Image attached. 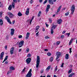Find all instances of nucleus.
I'll return each instance as SVG.
<instances>
[{"instance_id":"49530a36","label":"nucleus","mask_w":77,"mask_h":77,"mask_svg":"<svg viewBox=\"0 0 77 77\" xmlns=\"http://www.w3.org/2000/svg\"><path fill=\"white\" fill-rule=\"evenodd\" d=\"M22 37H23V36H22V35H19V36H18V38H22Z\"/></svg>"},{"instance_id":"f8f14e48","label":"nucleus","mask_w":77,"mask_h":77,"mask_svg":"<svg viewBox=\"0 0 77 77\" xmlns=\"http://www.w3.org/2000/svg\"><path fill=\"white\" fill-rule=\"evenodd\" d=\"M5 18L6 20H7L8 22H9V21H11V20H10L9 17H8V16H6Z\"/></svg>"},{"instance_id":"b1692460","label":"nucleus","mask_w":77,"mask_h":77,"mask_svg":"<svg viewBox=\"0 0 77 77\" xmlns=\"http://www.w3.org/2000/svg\"><path fill=\"white\" fill-rule=\"evenodd\" d=\"M12 7L13 8H15V3L14 2H13L12 4Z\"/></svg>"},{"instance_id":"393cba45","label":"nucleus","mask_w":77,"mask_h":77,"mask_svg":"<svg viewBox=\"0 0 77 77\" xmlns=\"http://www.w3.org/2000/svg\"><path fill=\"white\" fill-rule=\"evenodd\" d=\"M51 68V66H48L46 69V71H48V70H49L50 69V68Z\"/></svg>"},{"instance_id":"cd10ccee","label":"nucleus","mask_w":77,"mask_h":77,"mask_svg":"<svg viewBox=\"0 0 77 77\" xmlns=\"http://www.w3.org/2000/svg\"><path fill=\"white\" fill-rule=\"evenodd\" d=\"M65 35L67 36V37H69V36L70 35V33H66L65 34Z\"/></svg>"},{"instance_id":"f704fd0d","label":"nucleus","mask_w":77,"mask_h":77,"mask_svg":"<svg viewBox=\"0 0 77 77\" xmlns=\"http://www.w3.org/2000/svg\"><path fill=\"white\" fill-rule=\"evenodd\" d=\"M44 70L43 69H42L41 71H40V72L41 74H42V73H44Z\"/></svg>"},{"instance_id":"a18cd8bd","label":"nucleus","mask_w":77,"mask_h":77,"mask_svg":"<svg viewBox=\"0 0 77 77\" xmlns=\"http://www.w3.org/2000/svg\"><path fill=\"white\" fill-rule=\"evenodd\" d=\"M61 38L62 39H63L64 38V35H62L61 36Z\"/></svg>"},{"instance_id":"6e6d98bb","label":"nucleus","mask_w":77,"mask_h":77,"mask_svg":"<svg viewBox=\"0 0 77 77\" xmlns=\"http://www.w3.org/2000/svg\"><path fill=\"white\" fill-rule=\"evenodd\" d=\"M8 56H6L5 58V59L7 60V59H8Z\"/></svg>"},{"instance_id":"c9c22d12","label":"nucleus","mask_w":77,"mask_h":77,"mask_svg":"<svg viewBox=\"0 0 77 77\" xmlns=\"http://www.w3.org/2000/svg\"><path fill=\"white\" fill-rule=\"evenodd\" d=\"M47 1H48V0H45L44 2H43V4L44 5H45V3H47Z\"/></svg>"},{"instance_id":"7ed1b4c3","label":"nucleus","mask_w":77,"mask_h":77,"mask_svg":"<svg viewBox=\"0 0 77 77\" xmlns=\"http://www.w3.org/2000/svg\"><path fill=\"white\" fill-rule=\"evenodd\" d=\"M31 60H32L31 59V58H28L26 59V63H27V64L29 65V63H30Z\"/></svg>"},{"instance_id":"9b49d317","label":"nucleus","mask_w":77,"mask_h":77,"mask_svg":"<svg viewBox=\"0 0 77 77\" xmlns=\"http://www.w3.org/2000/svg\"><path fill=\"white\" fill-rule=\"evenodd\" d=\"M32 75V73H28L26 75V76L27 77H31Z\"/></svg>"},{"instance_id":"c85d7f7f","label":"nucleus","mask_w":77,"mask_h":77,"mask_svg":"<svg viewBox=\"0 0 77 77\" xmlns=\"http://www.w3.org/2000/svg\"><path fill=\"white\" fill-rule=\"evenodd\" d=\"M56 26H57L56 25H54L52 27L51 29H54L56 28Z\"/></svg>"},{"instance_id":"7c9ffc66","label":"nucleus","mask_w":77,"mask_h":77,"mask_svg":"<svg viewBox=\"0 0 77 77\" xmlns=\"http://www.w3.org/2000/svg\"><path fill=\"white\" fill-rule=\"evenodd\" d=\"M34 18V17H33L32 19L30 20V24H31V23H32V20H33V19Z\"/></svg>"},{"instance_id":"c03bdc74","label":"nucleus","mask_w":77,"mask_h":77,"mask_svg":"<svg viewBox=\"0 0 77 77\" xmlns=\"http://www.w3.org/2000/svg\"><path fill=\"white\" fill-rule=\"evenodd\" d=\"M69 15V12H67V13H65V15L66 16H68Z\"/></svg>"},{"instance_id":"72a5a7b5","label":"nucleus","mask_w":77,"mask_h":77,"mask_svg":"<svg viewBox=\"0 0 77 77\" xmlns=\"http://www.w3.org/2000/svg\"><path fill=\"white\" fill-rule=\"evenodd\" d=\"M47 54L48 56H50L51 55V54L50 53H48Z\"/></svg>"},{"instance_id":"e2e57ef3","label":"nucleus","mask_w":77,"mask_h":77,"mask_svg":"<svg viewBox=\"0 0 77 77\" xmlns=\"http://www.w3.org/2000/svg\"><path fill=\"white\" fill-rule=\"evenodd\" d=\"M64 64V63H63L61 65V67H63V64Z\"/></svg>"},{"instance_id":"bb28decb","label":"nucleus","mask_w":77,"mask_h":77,"mask_svg":"<svg viewBox=\"0 0 77 77\" xmlns=\"http://www.w3.org/2000/svg\"><path fill=\"white\" fill-rule=\"evenodd\" d=\"M41 11H39L38 13V17H40V16H41Z\"/></svg>"},{"instance_id":"0e129e2a","label":"nucleus","mask_w":77,"mask_h":77,"mask_svg":"<svg viewBox=\"0 0 77 77\" xmlns=\"http://www.w3.org/2000/svg\"><path fill=\"white\" fill-rule=\"evenodd\" d=\"M25 69H26V67H25L24 69H23L22 71H23V72H24V71H25Z\"/></svg>"},{"instance_id":"13d9d810","label":"nucleus","mask_w":77,"mask_h":77,"mask_svg":"<svg viewBox=\"0 0 77 77\" xmlns=\"http://www.w3.org/2000/svg\"><path fill=\"white\" fill-rule=\"evenodd\" d=\"M33 0H31L30 1V3H31V4H32V3H33Z\"/></svg>"},{"instance_id":"f3484780","label":"nucleus","mask_w":77,"mask_h":77,"mask_svg":"<svg viewBox=\"0 0 77 77\" xmlns=\"http://www.w3.org/2000/svg\"><path fill=\"white\" fill-rule=\"evenodd\" d=\"M74 40V38H71V40H70L69 42V45H70L71 44V43L72 42V41H73V40Z\"/></svg>"},{"instance_id":"2eb2a0df","label":"nucleus","mask_w":77,"mask_h":77,"mask_svg":"<svg viewBox=\"0 0 77 77\" xmlns=\"http://www.w3.org/2000/svg\"><path fill=\"white\" fill-rule=\"evenodd\" d=\"M65 57L66 59H69V54H66Z\"/></svg>"},{"instance_id":"a211bd4d","label":"nucleus","mask_w":77,"mask_h":77,"mask_svg":"<svg viewBox=\"0 0 77 77\" xmlns=\"http://www.w3.org/2000/svg\"><path fill=\"white\" fill-rule=\"evenodd\" d=\"M10 70H15V68H14L13 66H11L10 67Z\"/></svg>"},{"instance_id":"f257e3e1","label":"nucleus","mask_w":77,"mask_h":77,"mask_svg":"<svg viewBox=\"0 0 77 77\" xmlns=\"http://www.w3.org/2000/svg\"><path fill=\"white\" fill-rule=\"evenodd\" d=\"M39 56H37V57L36 68H38V67L40 63V60H39Z\"/></svg>"},{"instance_id":"4468645a","label":"nucleus","mask_w":77,"mask_h":77,"mask_svg":"<svg viewBox=\"0 0 77 77\" xmlns=\"http://www.w3.org/2000/svg\"><path fill=\"white\" fill-rule=\"evenodd\" d=\"M62 19L58 20L57 21V23H58V24H60L62 23Z\"/></svg>"},{"instance_id":"dca6fc26","label":"nucleus","mask_w":77,"mask_h":77,"mask_svg":"<svg viewBox=\"0 0 77 77\" xmlns=\"http://www.w3.org/2000/svg\"><path fill=\"white\" fill-rule=\"evenodd\" d=\"M17 15L19 17H21L23 15V14H21V12H20V11L19 12Z\"/></svg>"},{"instance_id":"09e8293b","label":"nucleus","mask_w":77,"mask_h":77,"mask_svg":"<svg viewBox=\"0 0 77 77\" xmlns=\"http://www.w3.org/2000/svg\"><path fill=\"white\" fill-rule=\"evenodd\" d=\"M29 51V49L28 48L26 49V53H28Z\"/></svg>"},{"instance_id":"0eeeda50","label":"nucleus","mask_w":77,"mask_h":77,"mask_svg":"<svg viewBox=\"0 0 77 77\" xmlns=\"http://www.w3.org/2000/svg\"><path fill=\"white\" fill-rule=\"evenodd\" d=\"M14 48L12 47L10 50V53L11 54H14Z\"/></svg>"},{"instance_id":"052dcab7","label":"nucleus","mask_w":77,"mask_h":77,"mask_svg":"<svg viewBox=\"0 0 77 77\" xmlns=\"http://www.w3.org/2000/svg\"><path fill=\"white\" fill-rule=\"evenodd\" d=\"M15 23V20H14L12 22V24H14Z\"/></svg>"},{"instance_id":"c756f323","label":"nucleus","mask_w":77,"mask_h":77,"mask_svg":"<svg viewBox=\"0 0 77 77\" xmlns=\"http://www.w3.org/2000/svg\"><path fill=\"white\" fill-rule=\"evenodd\" d=\"M50 62H53V57H52L50 58Z\"/></svg>"},{"instance_id":"20e7f679","label":"nucleus","mask_w":77,"mask_h":77,"mask_svg":"<svg viewBox=\"0 0 77 77\" xmlns=\"http://www.w3.org/2000/svg\"><path fill=\"white\" fill-rule=\"evenodd\" d=\"M71 11H72V13H71V14L72 15L74 11H75V6L74 5H72L71 8Z\"/></svg>"},{"instance_id":"39448f33","label":"nucleus","mask_w":77,"mask_h":77,"mask_svg":"<svg viewBox=\"0 0 77 77\" xmlns=\"http://www.w3.org/2000/svg\"><path fill=\"white\" fill-rule=\"evenodd\" d=\"M8 15H9V17L10 18H13V17H14V15H13V14H12V13L9 12H8L7 13Z\"/></svg>"},{"instance_id":"774afa93","label":"nucleus","mask_w":77,"mask_h":77,"mask_svg":"<svg viewBox=\"0 0 77 77\" xmlns=\"http://www.w3.org/2000/svg\"><path fill=\"white\" fill-rule=\"evenodd\" d=\"M8 63V61H7L6 62H5V64H7V63Z\"/></svg>"},{"instance_id":"6ab92c4d","label":"nucleus","mask_w":77,"mask_h":77,"mask_svg":"<svg viewBox=\"0 0 77 77\" xmlns=\"http://www.w3.org/2000/svg\"><path fill=\"white\" fill-rule=\"evenodd\" d=\"M48 1L50 4H51V5H53L54 4L53 2L52 1V0H48Z\"/></svg>"},{"instance_id":"680f3d73","label":"nucleus","mask_w":77,"mask_h":77,"mask_svg":"<svg viewBox=\"0 0 77 77\" xmlns=\"http://www.w3.org/2000/svg\"><path fill=\"white\" fill-rule=\"evenodd\" d=\"M44 51H48V49H46L44 50Z\"/></svg>"},{"instance_id":"603ef678","label":"nucleus","mask_w":77,"mask_h":77,"mask_svg":"<svg viewBox=\"0 0 77 77\" xmlns=\"http://www.w3.org/2000/svg\"><path fill=\"white\" fill-rule=\"evenodd\" d=\"M45 39H49L50 37H49L48 36H46L45 37Z\"/></svg>"},{"instance_id":"79ce46f5","label":"nucleus","mask_w":77,"mask_h":77,"mask_svg":"<svg viewBox=\"0 0 77 77\" xmlns=\"http://www.w3.org/2000/svg\"><path fill=\"white\" fill-rule=\"evenodd\" d=\"M19 48H20L21 47L23 46V45H22L21 44H20L19 43Z\"/></svg>"},{"instance_id":"f03ea898","label":"nucleus","mask_w":77,"mask_h":77,"mask_svg":"<svg viewBox=\"0 0 77 77\" xmlns=\"http://www.w3.org/2000/svg\"><path fill=\"white\" fill-rule=\"evenodd\" d=\"M56 55H57L56 58V60H57V61H58V62H59L60 61V60L58 59L59 58V57H60V56L62 55L61 53L60 52H57L56 53Z\"/></svg>"},{"instance_id":"69168bd1","label":"nucleus","mask_w":77,"mask_h":77,"mask_svg":"<svg viewBox=\"0 0 77 77\" xmlns=\"http://www.w3.org/2000/svg\"><path fill=\"white\" fill-rule=\"evenodd\" d=\"M10 73H11V71L8 72L7 73V74H10Z\"/></svg>"},{"instance_id":"864d4df0","label":"nucleus","mask_w":77,"mask_h":77,"mask_svg":"<svg viewBox=\"0 0 77 77\" xmlns=\"http://www.w3.org/2000/svg\"><path fill=\"white\" fill-rule=\"evenodd\" d=\"M13 0V2H14V3H17V2H18V1H17V0Z\"/></svg>"},{"instance_id":"4d7b16f0","label":"nucleus","mask_w":77,"mask_h":77,"mask_svg":"<svg viewBox=\"0 0 77 77\" xmlns=\"http://www.w3.org/2000/svg\"><path fill=\"white\" fill-rule=\"evenodd\" d=\"M8 38H9V37L8 36V35H7L6 37V39H8Z\"/></svg>"},{"instance_id":"6e6552de","label":"nucleus","mask_w":77,"mask_h":77,"mask_svg":"<svg viewBox=\"0 0 77 77\" xmlns=\"http://www.w3.org/2000/svg\"><path fill=\"white\" fill-rule=\"evenodd\" d=\"M11 35H14V31H15V29H14L12 28L11 29Z\"/></svg>"},{"instance_id":"5701e85b","label":"nucleus","mask_w":77,"mask_h":77,"mask_svg":"<svg viewBox=\"0 0 77 77\" xmlns=\"http://www.w3.org/2000/svg\"><path fill=\"white\" fill-rule=\"evenodd\" d=\"M51 34H53V33H54V30H53V29L51 28Z\"/></svg>"},{"instance_id":"58836bf2","label":"nucleus","mask_w":77,"mask_h":77,"mask_svg":"<svg viewBox=\"0 0 77 77\" xmlns=\"http://www.w3.org/2000/svg\"><path fill=\"white\" fill-rule=\"evenodd\" d=\"M2 14H3V13L0 12V17H2Z\"/></svg>"},{"instance_id":"1a4fd4ad","label":"nucleus","mask_w":77,"mask_h":77,"mask_svg":"<svg viewBox=\"0 0 77 77\" xmlns=\"http://www.w3.org/2000/svg\"><path fill=\"white\" fill-rule=\"evenodd\" d=\"M29 8H27L25 14L26 15H29Z\"/></svg>"},{"instance_id":"a19ab883","label":"nucleus","mask_w":77,"mask_h":77,"mask_svg":"<svg viewBox=\"0 0 77 77\" xmlns=\"http://www.w3.org/2000/svg\"><path fill=\"white\" fill-rule=\"evenodd\" d=\"M31 56V54H28L27 55V57H30V56Z\"/></svg>"},{"instance_id":"37998d69","label":"nucleus","mask_w":77,"mask_h":77,"mask_svg":"<svg viewBox=\"0 0 77 77\" xmlns=\"http://www.w3.org/2000/svg\"><path fill=\"white\" fill-rule=\"evenodd\" d=\"M57 69V66H56L54 70L55 71H56Z\"/></svg>"},{"instance_id":"a878e982","label":"nucleus","mask_w":77,"mask_h":77,"mask_svg":"<svg viewBox=\"0 0 77 77\" xmlns=\"http://www.w3.org/2000/svg\"><path fill=\"white\" fill-rule=\"evenodd\" d=\"M23 43H24V41H22L20 42L19 43V44H21L23 45Z\"/></svg>"},{"instance_id":"ea45409f","label":"nucleus","mask_w":77,"mask_h":77,"mask_svg":"<svg viewBox=\"0 0 77 77\" xmlns=\"http://www.w3.org/2000/svg\"><path fill=\"white\" fill-rule=\"evenodd\" d=\"M60 43V42L58 41L56 43V44L57 45H59Z\"/></svg>"},{"instance_id":"de8ad7c7","label":"nucleus","mask_w":77,"mask_h":77,"mask_svg":"<svg viewBox=\"0 0 77 77\" xmlns=\"http://www.w3.org/2000/svg\"><path fill=\"white\" fill-rule=\"evenodd\" d=\"M48 11H49V9L48 8H47L46 10V12H48Z\"/></svg>"},{"instance_id":"3c124183","label":"nucleus","mask_w":77,"mask_h":77,"mask_svg":"<svg viewBox=\"0 0 77 77\" xmlns=\"http://www.w3.org/2000/svg\"><path fill=\"white\" fill-rule=\"evenodd\" d=\"M32 72V69H30L29 71V73H31Z\"/></svg>"},{"instance_id":"423d86ee","label":"nucleus","mask_w":77,"mask_h":77,"mask_svg":"<svg viewBox=\"0 0 77 77\" xmlns=\"http://www.w3.org/2000/svg\"><path fill=\"white\" fill-rule=\"evenodd\" d=\"M3 56H4V52H2L1 53L0 55V59L1 60H2L3 59Z\"/></svg>"},{"instance_id":"4c0bfd02","label":"nucleus","mask_w":77,"mask_h":77,"mask_svg":"<svg viewBox=\"0 0 77 77\" xmlns=\"http://www.w3.org/2000/svg\"><path fill=\"white\" fill-rule=\"evenodd\" d=\"M49 23H51V22H52V20L51 19H49Z\"/></svg>"},{"instance_id":"9d476101","label":"nucleus","mask_w":77,"mask_h":77,"mask_svg":"<svg viewBox=\"0 0 77 77\" xmlns=\"http://www.w3.org/2000/svg\"><path fill=\"white\" fill-rule=\"evenodd\" d=\"M29 35H30V33L27 32L26 35V39H28L29 37Z\"/></svg>"},{"instance_id":"473e14b6","label":"nucleus","mask_w":77,"mask_h":77,"mask_svg":"<svg viewBox=\"0 0 77 77\" xmlns=\"http://www.w3.org/2000/svg\"><path fill=\"white\" fill-rule=\"evenodd\" d=\"M72 72V69H70L68 71L69 74H70V73H71Z\"/></svg>"},{"instance_id":"aec40b11","label":"nucleus","mask_w":77,"mask_h":77,"mask_svg":"<svg viewBox=\"0 0 77 77\" xmlns=\"http://www.w3.org/2000/svg\"><path fill=\"white\" fill-rule=\"evenodd\" d=\"M8 9L10 11V10H11L12 9V5H9L8 8Z\"/></svg>"},{"instance_id":"412c9836","label":"nucleus","mask_w":77,"mask_h":77,"mask_svg":"<svg viewBox=\"0 0 77 77\" xmlns=\"http://www.w3.org/2000/svg\"><path fill=\"white\" fill-rule=\"evenodd\" d=\"M74 75V73H71L69 75V77H72V75Z\"/></svg>"},{"instance_id":"4be33fe9","label":"nucleus","mask_w":77,"mask_h":77,"mask_svg":"<svg viewBox=\"0 0 77 77\" xmlns=\"http://www.w3.org/2000/svg\"><path fill=\"white\" fill-rule=\"evenodd\" d=\"M61 8V6H60L59 7V8L57 11V12H59V11H60Z\"/></svg>"},{"instance_id":"8fccbe9b","label":"nucleus","mask_w":77,"mask_h":77,"mask_svg":"<svg viewBox=\"0 0 77 77\" xmlns=\"http://www.w3.org/2000/svg\"><path fill=\"white\" fill-rule=\"evenodd\" d=\"M38 34H39V32L36 33L35 35L36 36H39V35Z\"/></svg>"},{"instance_id":"bf43d9fd","label":"nucleus","mask_w":77,"mask_h":77,"mask_svg":"<svg viewBox=\"0 0 77 77\" xmlns=\"http://www.w3.org/2000/svg\"><path fill=\"white\" fill-rule=\"evenodd\" d=\"M8 23L10 24H12V22L11 21V20H9V22H8Z\"/></svg>"},{"instance_id":"e433bc0d","label":"nucleus","mask_w":77,"mask_h":77,"mask_svg":"<svg viewBox=\"0 0 77 77\" xmlns=\"http://www.w3.org/2000/svg\"><path fill=\"white\" fill-rule=\"evenodd\" d=\"M39 26H37L36 27V29L37 30H39Z\"/></svg>"},{"instance_id":"338daca9","label":"nucleus","mask_w":77,"mask_h":77,"mask_svg":"<svg viewBox=\"0 0 77 77\" xmlns=\"http://www.w3.org/2000/svg\"><path fill=\"white\" fill-rule=\"evenodd\" d=\"M6 60H7L6 59H5L4 60V61H3L2 63H4V62H5Z\"/></svg>"},{"instance_id":"ddd939ff","label":"nucleus","mask_w":77,"mask_h":77,"mask_svg":"<svg viewBox=\"0 0 77 77\" xmlns=\"http://www.w3.org/2000/svg\"><path fill=\"white\" fill-rule=\"evenodd\" d=\"M3 24V21L2 19H0V25L2 26Z\"/></svg>"},{"instance_id":"5fc2aeb1","label":"nucleus","mask_w":77,"mask_h":77,"mask_svg":"<svg viewBox=\"0 0 77 77\" xmlns=\"http://www.w3.org/2000/svg\"><path fill=\"white\" fill-rule=\"evenodd\" d=\"M8 46L7 45H6L5 47V50H7V48H8Z\"/></svg>"},{"instance_id":"2f4dec72","label":"nucleus","mask_w":77,"mask_h":77,"mask_svg":"<svg viewBox=\"0 0 77 77\" xmlns=\"http://www.w3.org/2000/svg\"><path fill=\"white\" fill-rule=\"evenodd\" d=\"M47 8L49 9L50 8V5H47Z\"/></svg>"}]
</instances>
